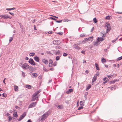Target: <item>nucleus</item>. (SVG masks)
I'll use <instances>...</instances> for the list:
<instances>
[{
    "label": "nucleus",
    "mask_w": 122,
    "mask_h": 122,
    "mask_svg": "<svg viewBox=\"0 0 122 122\" xmlns=\"http://www.w3.org/2000/svg\"><path fill=\"white\" fill-rule=\"evenodd\" d=\"M18 116V115L17 114V112L16 110H14V111L13 116V118H15L14 117H17Z\"/></svg>",
    "instance_id": "11"
},
{
    "label": "nucleus",
    "mask_w": 122,
    "mask_h": 122,
    "mask_svg": "<svg viewBox=\"0 0 122 122\" xmlns=\"http://www.w3.org/2000/svg\"><path fill=\"white\" fill-rule=\"evenodd\" d=\"M112 17L111 16L108 15L105 18V19L107 20H110L111 19Z\"/></svg>",
    "instance_id": "16"
},
{
    "label": "nucleus",
    "mask_w": 122,
    "mask_h": 122,
    "mask_svg": "<svg viewBox=\"0 0 122 122\" xmlns=\"http://www.w3.org/2000/svg\"><path fill=\"white\" fill-rule=\"evenodd\" d=\"M47 53L49 54H52L51 53L50 51H47Z\"/></svg>",
    "instance_id": "50"
},
{
    "label": "nucleus",
    "mask_w": 122,
    "mask_h": 122,
    "mask_svg": "<svg viewBox=\"0 0 122 122\" xmlns=\"http://www.w3.org/2000/svg\"><path fill=\"white\" fill-rule=\"evenodd\" d=\"M50 114V113L49 112H47L39 118V120L41 121L44 120Z\"/></svg>",
    "instance_id": "2"
},
{
    "label": "nucleus",
    "mask_w": 122,
    "mask_h": 122,
    "mask_svg": "<svg viewBox=\"0 0 122 122\" xmlns=\"http://www.w3.org/2000/svg\"><path fill=\"white\" fill-rule=\"evenodd\" d=\"M50 18L51 19H52V20H56V19H55L54 18H53L52 17H50Z\"/></svg>",
    "instance_id": "52"
},
{
    "label": "nucleus",
    "mask_w": 122,
    "mask_h": 122,
    "mask_svg": "<svg viewBox=\"0 0 122 122\" xmlns=\"http://www.w3.org/2000/svg\"><path fill=\"white\" fill-rule=\"evenodd\" d=\"M29 59L27 57H26L25 58V59L26 60H28Z\"/></svg>",
    "instance_id": "64"
},
{
    "label": "nucleus",
    "mask_w": 122,
    "mask_h": 122,
    "mask_svg": "<svg viewBox=\"0 0 122 122\" xmlns=\"http://www.w3.org/2000/svg\"><path fill=\"white\" fill-rule=\"evenodd\" d=\"M19 65L21 67L25 70L27 69L29 67V66L26 63L24 64L20 63Z\"/></svg>",
    "instance_id": "3"
},
{
    "label": "nucleus",
    "mask_w": 122,
    "mask_h": 122,
    "mask_svg": "<svg viewBox=\"0 0 122 122\" xmlns=\"http://www.w3.org/2000/svg\"><path fill=\"white\" fill-rule=\"evenodd\" d=\"M30 70L31 71H34V68L31 66H29V68Z\"/></svg>",
    "instance_id": "24"
},
{
    "label": "nucleus",
    "mask_w": 122,
    "mask_h": 122,
    "mask_svg": "<svg viewBox=\"0 0 122 122\" xmlns=\"http://www.w3.org/2000/svg\"><path fill=\"white\" fill-rule=\"evenodd\" d=\"M23 119V118L21 116V115L20 117L18 119V121H21L22 119Z\"/></svg>",
    "instance_id": "38"
},
{
    "label": "nucleus",
    "mask_w": 122,
    "mask_h": 122,
    "mask_svg": "<svg viewBox=\"0 0 122 122\" xmlns=\"http://www.w3.org/2000/svg\"><path fill=\"white\" fill-rule=\"evenodd\" d=\"M119 81L118 80V79H116L115 80H114L113 81H111V82L112 83L114 84L115 83V82L116 81Z\"/></svg>",
    "instance_id": "29"
},
{
    "label": "nucleus",
    "mask_w": 122,
    "mask_h": 122,
    "mask_svg": "<svg viewBox=\"0 0 122 122\" xmlns=\"http://www.w3.org/2000/svg\"><path fill=\"white\" fill-rule=\"evenodd\" d=\"M107 31L108 32L111 29V27L110 26H107Z\"/></svg>",
    "instance_id": "25"
},
{
    "label": "nucleus",
    "mask_w": 122,
    "mask_h": 122,
    "mask_svg": "<svg viewBox=\"0 0 122 122\" xmlns=\"http://www.w3.org/2000/svg\"><path fill=\"white\" fill-rule=\"evenodd\" d=\"M12 119V117H11L10 116H9V121H11Z\"/></svg>",
    "instance_id": "46"
},
{
    "label": "nucleus",
    "mask_w": 122,
    "mask_h": 122,
    "mask_svg": "<svg viewBox=\"0 0 122 122\" xmlns=\"http://www.w3.org/2000/svg\"><path fill=\"white\" fill-rule=\"evenodd\" d=\"M27 122H32L30 119L28 120Z\"/></svg>",
    "instance_id": "59"
},
{
    "label": "nucleus",
    "mask_w": 122,
    "mask_h": 122,
    "mask_svg": "<svg viewBox=\"0 0 122 122\" xmlns=\"http://www.w3.org/2000/svg\"><path fill=\"white\" fill-rule=\"evenodd\" d=\"M37 102H34L31 103L28 106V108H32L36 106V104Z\"/></svg>",
    "instance_id": "4"
},
{
    "label": "nucleus",
    "mask_w": 122,
    "mask_h": 122,
    "mask_svg": "<svg viewBox=\"0 0 122 122\" xmlns=\"http://www.w3.org/2000/svg\"><path fill=\"white\" fill-rule=\"evenodd\" d=\"M121 59H122V56L120 57L117 58V60L119 61Z\"/></svg>",
    "instance_id": "37"
},
{
    "label": "nucleus",
    "mask_w": 122,
    "mask_h": 122,
    "mask_svg": "<svg viewBox=\"0 0 122 122\" xmlns=\"http://www.w3.org/2000/svg\"><path fill=\"white\" fill-rule=\"evenodd\" d=\"M86 35V34L84 33L80 35V36L81 37H85Z\"/></svg>",
    "instance_id": "31"
},
{
    "label": "nucleus",
    "mask_w": 122,
    "mask_h": 122,
    "mask_svg": "<svg viewBox=\"0 0 122 122\" xmlns=\"http://www.w3.org/2000/svg\"><path fill=\"white\" fill-rule=\"evenodd\" d=\"M60 58V57L59 56H57L56 57V59L57 61H58L59 60Z\"/></svg>",
    "instance_id": "34"
},
{
    "label": "nucleus",
    "mask_w": 122,
    "mask_h": 122,
    "mask_svg": "<svg viewBox=\"0 0 122 122\" xmlns=\"http://www.w3.org/2000/svg\"><path fill=\"white\" fill-rule=\"evenodd\" d=\"M16 8H6V10L8 11H10L12 10H14Z\"/></svg>",
    "instance_id": "27"
},
{
    "label": "nucleus",
    "mask_w": 122,
    "mask_h": 122,
    "mask_svg": "<svg viewBox=\"0 0 122 122\" xmlns=\"http://www.w3.org/2000/svg\"><path fill=\"white\" fill-rule=\"evenodd\" d=\"M9 13L11 15H12L13 16L14 15V14L13 13H11L10 12H9Z\"/></svg>",
    "instance_id": "54"
},
{
    "label": "nucleus",
    "mask_w": 122,
    "mask_h": 122,
    "mask_svg": "<svg viewBox=\"0 0 122 122\" xmlns=\"http://www.w3.org/2000/svg\"><path fill=\"white\" fill-rule=\"evenodd\" d=\"M20 28L21 29H22V32L23 33H25V29L24 28L23 26H20Z\"/></svg>",
    "instance_id": "15"
},
{
    "label": "nucleus",
    "mask_w": 122,
    "mask_h": 122,
    "mask_svg": "<svg viewBox=\"0 0 122 122\" xmlns=\"http://www.w3.org/2000/svg\"><path fill=\"white\" fill-rule=\"evenodd\" d=\"M60 54V51L59 50H58V51L56 52V53L55 54V55H59Z\"/></svg>",
    "instance_id": "30"
},
{
    "label": "nucleus",
    "mask_w": 122,
    "mask_h": 122,
    "mask_svg": "<svg viewBox=\"0 0 122 122\" xmlns=\"http://www.w3.org/2000/svg\"><path fill=\"white\" fill-rule=\"evenodd\" d=\"M48 33L49 34H51V33H52V31H49L48 32Z\"/></svg>",
    "instance_id": "63"
},
{
    "label": "nucleus",
    "mask_w": 122,
    "mask_h": 122,
    "mask_svg": "<svg viewBox=\"0 0 122 122\" xmlns=\"http://www.w3.org/2000/svg\"><path fill=\"white\" fill-rule=\"evenodd\" d=\"M62 20H61L60 21H56V22L57 23H60L61 22H62Z\"/></svg>",
    "instance_id": "49"
},
{
    "label": "nucleus",
    "mask_w": 122,
    "mask_h": 122,
    "mask_svg": "<svg viewBox=\"0 0 122 122\" xmlns=\"http://www.w3.org/2000/svg\"><path fill=\"white\" fill-rule=\"evenodd\" d=\"M41 91L40 90H39L33 94L32 96V99L31 101H33L36 100H37L38 99L39 97L38 94Z\"/></svg>",
    "instance_id": "1"
},
{
    "label": "nucleus",
    "mask_w": 122,
    "mask_h": 122,
    "mask_svg": "<svg viewBox=\"0 0 122 122\" xmlns=\"http://www.w3.org/2000/svg\"><path fill=\"white\" fill-rule=\"evenodd\" d=\"M81 106L80 107H79L78 108V110H80L81 109L83 108V106Z\"/></svg>",
    "instance_id": "41"
},
{
    "label": "nucleus",
    "mask_w": 122,
    "mask_h": 122,
    "mask_svg": "<svg viewBox=\"0 0 122 122\" xmlns=\"http://www.w3.org/2000/svg\"><path fill=\"white\" fill-rule=\"evenodd\" d=\"M71 20H69L68 19H65L63 20V21L64 22H68V21H70Z\"/></svg>",
    "instance_id": "39"
},
{
    "label": "nucleus",
    "mask_w": 122,
    "mask_h": 122,
    "mask_svg": "<svg viewBox=\"0 0 122 122\" xmlns=\"http://www.w3.org/2000/svg\"><path fill=\"white\" fill-rule=\"evenodd\" d=\"M22 75L24 77H25V73L24 72H23V71H22Z\"/></svg>",
    "instance_id": "44"
},
{
    "label": "nucleus",
    "mask_w": 122,
    "mask_h": 122,
    "mask_svg": "<svg viewBox=\"0 0 122 122\" xmlns=\"http://www.w3.org/2000/svg\"><path fill=\"white\" fill-rule=\"evenodd\" d=\"M74 47L76 49H80V48L79 46H78L77 44H75L74 45Z\"/></svg>",
    "instance_id": "13"
},
{
    "label": "nucleus",
    "mask_w": 122,
    "mask_h": 122,
    "mask_svg": "<svg viewBox=\"0 0 122 122\" xmlns=\"http://www.w3.org/2000/svg\"><path fill=\"white\" fill-rule=\"evenodd\" d=\"M86 41L85 40H83L81 42V43L83 44H84L86 42Z\"/></svg>",
    "instance_id": "43"
},
{
    "label": "nucleus",
    "mask_w": 122,
    "mask_h": 122,
    "mask_svg": "<svg viewBox=\"0 0 122 122\" xmlns=\"http://www.w3.org/2000/svg\"><path fill=\"white\" fill-rule=\"evenodd\" d=\"M113 66L114 67H115L117 66V65L116 64H114L113 65Z\"/></svg>",
    "instance_id": "55"
},
{
    "label": "nucleus",
    "mask_w": 122,
    "mask_h": 122,
    "mask_svg": "<svg viewBox=\"0 0 122 122\" xmlns=\"http://www.w3.org/2000/svg\"><path fill=\"white\" fill-rule=\"evenodd\" d=\"M35 54V53H30L29 55L30 56H34Z\"/></svg>",
    "instance_id": "35"
},
{
    "label": "nucleus",
    "mask_w": 122,
    "mask_h": 122,
    "mask_svg": "<svg viewBox=\"0 0 122 122\" xmlns=\"http://www.w3.org/2000/svg\"><path fill=\"white\" fill-rule=\"evenodd\" d=\"M57 64V62H55L54 64H53V65L54 66H56Z\"/></svg>",
    "instance_id": "48"
},
{
    "label": "nucleus",
    "mask_w": 122,
    "mask_h": 122,
    "mask_svg": "<svg viewBox=\"0 0 122 122\" xmlns=\"http://www.w3.org/2000/svg\"><path fill=\"white\" fill-rule=\"evenodd\" d=\"M97 40H98L99 42L100 41H102L104 40V39L102 38H99L98 37L97 39Z\"/></svg>",
    "instance_id": "20"
},
{
    "label": "nucleus",
    "mask_w": 122,
    "mask_h": 122,
    "mask_svg": "<svg viewBox=\"0 0 122 122\" xmlns=\"http://www.w3.org/2000/svg\"><path fill=\"white\" fill-rule=\"evenodd\" d=\"M22 116H23V117H24L26 115V113L25 112H24L23 114L22 115Z\"/></svg>",
    "instance_id": "42"
},
{
    "label": "nucleus",
    "mask_w": 122,
    "mask_h": 122,
    "mask_svg": "<svg viewBox=\"0 0 122 122\" xmlns=\"http://www.w3.org/2000/svg\"><path fill=\"white\" fill-rule=\"evenodd\" d=\"M107 79V78L106 77H105L103 79V81H105Z\"/></svg>",
    "instance_id": "57"
},
{
    "label": "nucleus",
    "mask_w": 122,
    "mask_h": 122,
    "mask_svg": "<svg viewBox=\"0 0 122 122\" xmlns=\"http://www.w3.org/2000/svg\"><path fill=\"white\" fill-rule=\"evenodd\" d=\"M95 65L96 66V69L97 70H100L99 68L98 67V66L97 63H95Z\"/></svg>",
    "instance_id": "23"
},
{
    "label": "nucleus",
    "mask_w": 122,
    "mask_h": 122,
    "mask_svg": "<svg viewBox=\"0 0 122 122\" xmlns=\"http://www.w3.org/2000/svg\"><path fill=\"white\" fill-rule=\"evenodd\" d=\"M85 102L84 101H81L80 102V105L81 106H83L84 105V103Z\"/></svg>",
    "instance_id": "22"
},
{
    "label": "nucleus",
    "mask_w": 122,
    "mask_h": 122,
    "mask_svg": "<svg viewBox=\"0 0 122 122\" xmlns=\"http://www.w3.org/2000/svg\"><path fill=\"white\" fill-rule=\"evenodd\" d=\"M14 90L15 91H18V87L16 86H14Z\"/></svg>",
    "instance_id": "18"
},
{
    "label": "nucleus",
    "mask_w": 122,
    "mask_h": 122,
    "mask_svg": "<svg viewBox=\"0 0 122 122\" xmlns=\"http://www.w3.org/2000/svg\"><path fill=\"white\" fill-rule=\"evenodd\" d=\"M97 75H95L92 79V82L93 83L94 81H95L97 79Z\"/></svg>",
    "instance_id": "14"
},
{
    "label": "nucleus",
    "mask_w": 122,
    "mask_h": 122,
    "mask_svg": "<svg viewBox=\"0 0 122 122\" xmlns=\"http://www.w3.org/2000/svg\"><path fill=\"white\" fill-rule=\"evenodd\" d=\"M49 61H50V63H53V61L52 60H50Z\"/></svg>",
    "instance_id": "56"
},
{
    "label": "nucleus",
    "mask_w": 122,
    "mask_h": 122,
    "mask_svg": "<svg viewBox=\"0 0 122 122\" xmlns=\"http://www.w3.org/2000/svg\"><path fill=\"white\" fill-rule=\"evenodd\" d=\"M51 16H53L56 18H58V17H57V16H53V15H50Z\"/></svg>",
    "instance_id": "58"
},
{
    "label": "nucleus",
    "mask_w": 122,
    "mask_h": 122,
    "mask_svg": "<svg viewBox=\"0 0 122 122\" xmlns=\"http://www.w3.org/2000/svg\"><path fill=\"white\" fill-rule=\"evenodd\" d=\"M50 70L51 71H53L54 70V69L53 68H51L50 69Z\"/></svg>",
    "instance_id": "62"
},
{
    "label": "nucleus",
    "mask_w": 122,
    "mask_h": 122,
    "mask_svg": "<svg viewBox=\"0 0 122 122\" xmlns=\"http://www.w3.org/2000/svg\"><path fill=\"white\" fill-rule=\"evenodd\" d=\"M68 55V54L67 53H63V56H66Z\"/></svg>",
    "instance_id": "33"
},
{
    "label": "nucleus",
    "mask_w": 122,
    "mask_h": 122,
    "mask_svg": "<svg viewBox=\"0 0 122 122\" xmlns=\"http://www.w3.org/2000/svg\"><path fill=\"white\" fill-rule=\"evenodd\" d=\"M91 85L90 84L88 85L87 86V87L86 89V91H88L89 90V89L91 88Z\"/></svg>",
    "instance_id": "21"
},
{
    "label": "nucleus",
    "mask_w": 122,
    "mask_h": 122,
    "mask_svg": "<svg viewBox=\"0 0 122 122\" xmlns=\"http://www.w3.org/2000/svg\"><path fill=\"white\" fill-rule=\"evenodd\" d=\"M34 60L36 62H38L39 61V58L38 57L36 56L34 57Z\"/></svg>",
    "instance_id": "12"
},
{
    "label": "nucleus",
    "mask_w": 122,
    "mask_h": 122,
    "mask_svg": "<svg viewBox=\"0 0 122 122\" xmlns=\"http://www.w3.org/2000/svg\"><path fill=\"white\" fill-rule=\"evenodd\" d=\"M93 38V37L92 36L90 37L85 38L84 39V40H86V41L88 40L89 41H92L93 40L92 39Z\"/></svg>",
    "instance_id": "9"
},
{
    "label": "nucleus",
    "mask_w": 122,
    "mask_h": 122,
    "mask_svg": "<svg viewBox=\"0 0 122 122\" xmlns=\"http://www.w3.org/2000/svg\"><path fill=\"white\" fill-rule=\"evenodd\" d=\"M30 74L31 76L33 77H36L37 76V74L36 73H30Z\"/></svg>",
    "instance_id": "8"
},
{
    "label": "nucleus",
    "mask_w": 122,
    "mask_h": 122,
    "mask_svg": "<svg viewBox=\"0 0 122 122\" xmlns=\"http://www.w3.org/2000/svg\"><path fill=\"white\" fill-rule=\"evenodd\" d=\"M93 20L95 23H97V20L96 18H94L93 19Z\"/></svg>",
    "instance_id": "32"
},
{
    "label": "nucleus",
    "mask_w": 122,
    "mask_h": 122,
    "mask_svg": "<svg viewBox=\"0 0 122 122\" xmlns=\"http://www.w3.org/2000/svg\"><path fill=\"white\" fill-rule=\"evenodd\" d=\"M25 87L26 88H28V89H30L31 86L29 85H25Z\"/></svg>",
    "instance_id": "28"
},
{
    "label": "nucleus",
    "mask_w": 122,
    "mask_h": 122,
    "mask_svg": "<svg viewBox=\"0 0 122 122\" xmlns=\"http://www.w3.org/2000/svg\"><path fill=\"white\" fill-rule=\"evenodd\" d=\"M29 62L32 65H36L35 62L34 61L33 59L31 58H30L29 59Z\"/></svg>",
    "instance_id": "5"
},
{
    "label": "nucleus",
    "mask_w": 122,
    "mask_h": 122,
    "mask_svg": "<svg viewBox=\"0 0 122 122\" xmlns=\"http://www.w3.org/2000/svg\"><path fill=\"white\" fill-rule=\"evenodd\" d=\"M93 43L94 45L96 46H98L99 44V42L97 40V41H94Z\"/></svg>",
    "instance_id": "7"
},
{
    "label": "nucleus",
    "mask_w": 122,
    "mask_h": 122,
    "mask_svg": "<svg viewBox=\"0 0 122 122\" xmlns=\"http://www.w3.org/2000/svg\"><path fill=\"white\" fill-rule=\"evenodd\" d=\"M73 91V90L72 89H69L68 90V91L66 92V93L67 94H69L70 93L72 92Z\"/></svg>",
    "instance_id": "19"
},
{
    "label": "nucleus",
    "mask_w": 122,
    "mask_h": 122,
    "mask_svg": "<svg viewBox=\"0 0 122 122\" xmlns=\"http://www.w3.org/2000/svg\"><path fill=\"white\" fill-rule=\"evenodd\" d=\"M57 107L59 109H62L63 108V106L62 105H59Z\"/></svg>",
    "instance_id": "36"
},
{
    "label": "nucleus",
    "mask_w": 122,
    "mask_h": 122,
    "mask_svg": "<svg viewBox=\"0 0 122 122\" xmlns=\"http://www.w3.org/2000/svg\"><path fill=\"white\" fill-rule=\"evenodd\" d=\"M57 34L60 35H61L63 34L62 33V32H58Z\"/></svg>",
    "instance_id": "51"
},
{
    "label": "nucleus",
    "mask_w": 122,
    "mask_h": 122,
    "mask_svg": "<svg viewBox=\"0 0 122 122\" xmlns=\"http://www.w3.org/2000/svg\"><path fill=\"white\" fill-rule=\"evenodd\" d=\"M43 69L44 71H48V70L45 67H44L43 68Z\"/></svg>",
    "instance_id": "47"
},
{
    "label": "nucleus",
    "mask_w": 122,
    "mask_h": 122,
    "mask_svg": "<svg viewBox=\"0 0 122 122\" xmlns=\"http://www.w3.org/2000/svg\"><path fill=\"white\" fill-rule=\"evenodd\" d=\"M112 76V75L109 76V75H107V77L108 78H109V77H110L111 76Z\"/></svg>",
    "instance_id": "61"
},
{
    "label": "nucleus",
    "mask_w": 122,
    "mask_h": 122,
    "mask_svg": "<svg viewBox=\"0 0 122 122\" xmlns=\"http://www.w3.org/2000/svg\"><path fill=\"white\" fill-rule=\"evenodd\" d=\"M60 41L59 40L55 41L54 40L53 41V43L54 44L58 45L60 43Z\"/></svg>",
    "instance_id": "10"
},
{
    "label": "nucleus",
    "mask_w": 122,
    "mask_h": 122,
    "mask_svg": "<svg viewBox=\"0 0 122 122\" xmlns=\"http://www.w3.org/2000/svg\"><path fill=\"white\" fill-rule=\"evenodd\" d=\"M13 37H10V39H9L10 42L11 41H12L13 39Z\"/></svg>",
    "instance_id": "45"
},
{
    "label": "nucleus",
    "mask_w": 122,
    "mask_h": 122,
    "mask_svg": "<svg viewBox=\"0 0 122 122\" xmlns=\"http://www.w3.org/2000/svg\"><path fill=\"white\" fill-rule=\"evenodd\" d=\"M110 26V24L108 23H107V24L106 25V26L107 27V26Z\"/></svg>",
    "instance_id": "53"
},
{
    "label": "nucleus",
    "mask_w": 122,
    "mask_h": 122,
    "mask_svg": "<svg viewBox=\"0 0 122 122\" xmlns=\"http://www.w3.org/2000/svg\"><path fill=\"white\" fill-rule=\"evenodd\" d=\"M10 114L9 113H8L7 114H6V116H9V115H10Z\"/></svg>",
    "instance_id": "60"
},
{
    "label": "nucleus",
    "mask_w": 122,
    "mask_h": 122,
    "mask_svg": "<svg viewBox=\"0 0 122 122\" xmlns=\"http://www.w3.org/2000/svg\"><path fill=\"white\" fill-rule=\"evenodd\" d=\"M102 63H105L106 62V60L103 58H102Z\"/></svg>",
    "instance_id": "26"
},
{
    "label": "nucleus",
    "mask_w": 122,
    "mask_h": 122,
    "mask_svg": "<svg viewBox=\"0 0 122 122\" xmlns=\"http://www.w3.org/2000/svg\"><path fill=\"white\" fill-rule=\"evenodd\" d=\"M42 62L46 64H47L48 63V61L45 59H44L42 60Z\"/></svg>",
    "instance_id": "17"
},
{
    "label": "nucleus",
    "mask_w": 122,
    "mask_h": 122,
    "mask_svg": "<svg viewBox=\"0 0 122 122\" xmlns=\"http://www.w3.org/2000/svg\"><path fill=\"white\" fill-rule=\"evenodd\" d=\"M53 65V63H49V66L50 67H51Z\"/></svg>",
    "instance_id": "40"
},
{
    "label": "nucleus",
    "mask_w": 122,
    "mask_h": 122,
    "mask_svg": "<svg viewBox=\"0 0 122 122\" xmlns=\"http://www.w3.org/2000/svg\"><path fill=\"white\" fill-rule=\"evenodd\" d=\"M0 17L3 18L4 19H6L8 18L11 19V18L10 17V16L8 15H3L0 16Z\"/></svg>",
    "instance_id": "6"
}]
</instances>
